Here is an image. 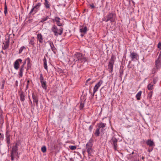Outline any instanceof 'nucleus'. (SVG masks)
Segmentation results:
<instances>
[{
    "label": "nucleus",
    "instance_id": "f257e3e1",
    "mask_svg": "<svg viewBox=\"0 0 161 161\" xmlns=\"http://www.w3.org/2000/svg\"><path fill=\"white\" fill-rule=\"evenodd\" d=\"M72 58L73 61L75 63L76 62L79 63L85 62L86 61L88 62L87 58L83 56L82 54L80 53H76L73 55Z\"/></svg>",
    "mask_w": 161,
    "mask_h": 161
},
{
    "label": "nucleus",
    "instance_id": "f03ea898",
    "mask_svg": "<svg viewBox=\"0 0 161 161\" xmlns=\"http://www.w3.org/2000/svg\"><path fill=\"white\" fill-rule=\"evenodd\" d=\"M93 143V140L91 138L87 142L86 146V151L87 152L88 156H92L93 153V149L92 148Z\"/></svg>",
    "mask_w": 161,
    "mask_h": 161
},
{
    "label": "nucleus",
    "instance_id": "7ed1b4c3",
    "mask_svg": "<svg viewBox=\"0 0 161 161\" xmlns=\"http://www.w3.org/2000/svg\"><path fill=\"white\" fill-rule=\"evenodd\" d=\"M116 18L115 14L113 13H110L103 18V20L105 22L110 21L111 23H113L115 22Z\"/></svg>",
    "mask_w": 161,
    "mask_h": 161
},
{
    "label": "nucleus",
    "instance_id": "20e7f679",
    "mask_svg": "<svg viewBox=\"0 0 161 161\" xmlns=\"http://www.w3.org/2000/svg\"><path fill=\"white\" fill-rule=\"evenodd\" d=\"M51 30L55 36H58V35H61L62 34L63 28L61 27L58 29L56 25H54L51 27Z\"/></svg>",
    "mask_w": 161,
    "mask_h": 161
},
{
    "label": "nucleus",
    "instance_id": "39448f33",
    "mask_svg": "<svg viewBox=\"0 0 161 161\" xmlns=\"http://www.w3.org/2000/svg\"><path fill=\"white\" fill-rule=\"evenodd\" d=\"M42 4L41 3H38L34 6H33L30 12L29 13V17H31V14L32 15L35 14L38 10L40 9V7Z\"/></svg>",
    "mask_w": 161,
    "mask_h": 161
},
{
    "label": "nucleus",
    "instance_id": "423d86ee",
    "mask_svg": "<svg viewBox=\"0 0 161 161\" xmlns=\"http://www.w3.org/2000/svg\"><path fill=\"white\" fill-rule=\"evenodd\" d=\"M114 55H112L108 63V69L110 73L113 71V65L114 64Z\"/></svg>",
    "mask_w": 161,
    "mask_h": 161
},
{
    "label": "nucleus",
    "instance_id": "0eeeda50",
    "mask_svg": "<svg viewBox=\"0 0 161 161\" xmlns=\"http://www.w3.org/2000/svg\"><path fill=\"white\" fill-rule=\"evenodd\" d=\"M21 144V142L20 140H18L16 141L15 145L12 148L11 152L13 153H16L19 154L18 152V147Z\"/></svg>",
    "mask_w": 161,
    "mask_h": 161
},
{
    "label": "nucleus",
    "instance_id": "6e6552de",
    "mask_svg": "<svg viewBox=\"0 0 161 161\" xmlns=\"http://www.w3.org/2000/svg\"><path fill=\"white\" fill-rule=\"evenodd\" d=\"M155 65L157 69H160L161 66V51L159 53L157 59L155 62Z\"/></svg>",
    "mask_w": 161,
    "mask_h": 161
},
{
    "label": "nucleus",
    "instance_id": "1a4fd4ad",
    "mask_svg": "<svg viewBox=\"0 0 161 161\" xmlns=\"http://www.w3.org/2000/svg\"><path fill=\"white\" fill-rule=\"evenodd\" d=\"M112 142L111 143L113 147V148L115 151H117V143L118 140L116 138L113 137L111 139Z\"/></svg>",
    "mask_w": 161,
    "mask_h": 161
},
{
    "label": "nucleus",
    "instance_id": "9d476101",
    "mask_svg": "<svg viewBox=\"0 0 161 161\" xmlns=\"http://www.w3.org/2000/svg\"><path fill=\"white\" fill-rule=\"evenodd\" d=\"M22 60L21 59H18L16 60L14 63V68L16 70H17L19 68L20 63H21Z\"/></svg>",
    "mask_w": 161,
    "mask_h": 161
},
{
    "label": "nucleus",
    "instance_id": "9b49d317",
    "mask_svg": "<svg viewBox=\"0 0 161 161\" xmlns=\"http://www.w3.org/2000/svg\"><path fill=\"white\" fill-rule=\"evenodd\" d=\"M103 81L100 80L94 86L93 88L94 93H95L97 91L101 85L103 84Z\"/></svg>",
    "mask_w": 161,
    "mask_h": 161
},
{
    "label": "nucleus",
    "instance_id": "f8f14e48",
    "mask_svg": "<svg viewBox=\"0 0 161 161\" xmlns=\"http://www.w3.org/2000/svg\"><path fill=\"white\" fill-rule=\"evenodd\" d=\"M130 57L132 61H134V59L137 60L138 58V55L137 53L135 52H130Z\"/></svg>",
    "mask_w": 161,
    "mask_h": 161
},
{
    "label": "nucleus",
    "instance_id": "ddd939ff",
    "mask_svg": "<svg viewBox=\"0 0 161 161\" xmlns=\"http://www.w3.org/2000/svg\"><path fill=\"white\" fill-rule=\"evenodd\" d=\"M25 69V67L23 65H21L19 68V78L22 77L23 75V73L24 70Z\"/></svg>",
    "mask_w": 161,
    "mask_h": 161
},
{
    "label": "nucleus",
    "instance_id": "4468645a",
    "mask_svg": "<svg viewBox=\"0 0 161 161\" xmlns=\"http://www.w3.org/2000/svg\"><path fill=\"white\" fill-rule=\"evenodd\" d=\"M61 19L59 17H56L54 19H53V21H55L57 25L59 26H62V23L60 22V20Z\"/></svg>",
    "mask_w": 161,
    "mask_h": 161
},
{
    "label": "nucleus",
    "instance_id": "2eb2a0df",
    "mask_svg": "<svg viewBox=\"0 0 161 161\" xmlns=\"http://www.w3.org/2000/svg\"><path fill=\"white\" fill-rule=\"evenodd\" d=\"M32 96L33 102H35L37 106L38 103V100L37 94L34 93H32Z\"/></svg>",
    "mask_w": 161,
    "mask_h": 161
},
{
    "label": "nucleus",
    "instance_id": "dca6fc26",
    "mask_svg": "<svg viewBox=\"0 0 161 161\" xmlns=\"http://www.w3.org/2000/svg\"><path fill=\"white\" fill-rule=\"evenodd\" d=\"M47 42L49 43L52 51L54 53H56V47L54 46L53 42L49 41H48Z\"/></svg>",
    "mask_w": 161,
    "mask_h": 161
},
{
    "label": "nucleus",
    "instance_id": "f3484780",
    "mask_svg": "<svg viewBox=\"0 0 161 161\" xmlns=\"http://www.w3.org/2000/svg\"><path fill=\"white\" fill-rule=\"evenodd\" d=\"M37 39L40 43H42L43 42V38L41 33H38L37 35Z\"/></svg>",
    "mask_w": 161,
    "mask_h": 161
},
{
    "label": "nucleus",
    "instance_id": "a211bd4d",
    "mask_svg": "<svg viewBox=\"0 0 161 161\" xmlns=\"http://www.w3.org/2000/svg\"><path fill=\"white\" fill-rule=\"evenodd\" d=\"M19 92L20 94V100L21 102H23L25 100V93L22 91H19Z\"/></svg>",
    "mask_w": 161,
    "mask_h": 161
},
{
    "label": "nucleus",
    "instance_id": "6ab92c4d",
    "mask_svg": "<svg viewBox=\"0 0 161 161\" xmlns=\"http://www.w3.org/2000/svg\"><path fill=\"white\" fill-rule=\"evenodd\" d=\"M6 138V141L7 143L8 144H9L10 143V134L9 132L8 131H7L6 132L5 134Z\"/></svg>",
    "mask_w": 161,
    "mask_h": 161
},
{
    "label": "nucleus",
    "instance_id": "aec40b11",
    "mask_svg": "<svg viewBox=\"0 0 161 161\" xmlns=\"http://www.w3.org/2000/svg\"><path fill=\"white\" fill-rule=\"evenodd\" d=\"M43 4L45 7L47 9H49L50 8V3L48 0H44V2Z\"/></svg>",
    "mask_w": 161,
    "mask_h": 161
},
{
    "label": "nucleus",
    "instance_id": "412c9836",
    "mask_svg": "<svg viewBox=\"0 0 161 161\" xmlns=\"http://www.w3.org/2000/svg\"><path fill=\"white\" fill-rule=\"evenodd\" d=\"M146 143L149 146V147H152L154 145V144L153 142L150 139L148 140L147 141Z\"/></svg>",
    "mask_w": 161,
    "mask_h": 161
},
{
    "label": "nucleus",
    "instance_id": "4be33fe9",
    "mask_svg": "<svg viewBox=\"0 0 161 161\" xmlns=\"http://www.w3.org/2000/svg\"><path fill=\"white\" fill-rule=\"evenodd\" d=\"M87 30V28L86 26L82 27L80 29V32L81 33H84V34H86Z\"/></svg>",
    "mask_w": 161,
    "mask_h": 161
},
{
    "label": "nucleus",
    "instance_id": "5701e85b",
    "mask_svg": "<svg viewBox=\"0 0 161 161\" xmlns=\"http://www.w3.org/2000/svg\"><path fill=\"white\" fill-rule=\"evenodd\" d=\"M106 124L105 123L101 122L97 124L98 128L100 129L101 128H104L106 126Z\"/></svg>",
    "mask_w": 161,
    "mask_h": 161
},
{
    "label": "nucleus",
    "instance_id": "b1692460",
    "mask_svg": "<svg viewBox=\"0 0 161 161\" xmlns=\"http://www.w3.org/2000/svg\"><path fill=\"white\" fill-rule=\"evenodd\" d=\"M100 129L99 128H97L94 133V135L95 136L97 137L100 134L101 135V133L100 132Z\"/></svg>",
    "mask_w": 161,
    "mask_h": 161
},
{
    "label": "nucleus",
    "instance_id": "393cba45",
    "mask_svg": "<svg viewBox=\"0 0 161 161\" xmlns=\"http://www.w3.org/2000/svg\"><path fill=\"white\" fill-rule=\"evenodd\" d=\"M29 44L32 47H34L35 46L34 38L33 37L32 39L30 40Z\"/></svg>",
    "mask_w": 161,
    "mask_h": 161
},
{
    "label": "nucleus",
    "instance_id": "a878e982",
    "mask_svg": "<svg viewBox=\"0 0 161 161\" xmlns=\"http://www.w3.org/2000/svg\"><path fill=\"white\" fill-rule=\"evenodd\" d=\"M19 155V154H18L16 153H13L12 152H11L10 157H11V160L12 161L14 160V156H17Z\"/></svg>",
    "mask_w": 161,
    "mask_h": 161
},
{
    "label": "nucleus",
    "instance_id": "bb28decb",
    "mask_svg": "<svg viewBox=\"0 0 161 161\" xmlns=\"http://www.w3.org/2000/svg\"><path fill=\"white\" fill-rule=\"evenodd\" d=\"M44 64V68L45 69L47 70V59L45 57H44L43 59Z\"/></svg>",
    "mask_w": 161,
    "mask_h": 161
},
{
    "label": "nucleus",
    "instance_id": "cd10ccee",
    "mask_svg": "<svg viewBox=\"0 0 161 161\" xmlns=\"http://www.w3.org/2000/svg\"><path fill=\"white\" fill-rule=\"evenodd\" d=\"M142 93V91H140L136 94V97L137 100H140Z\"/></svg>",
    "mask_w": 161,
    "mask_h": 161
},
{
    "label": "nucleus",
    "instance_id": "c85d7f7f",
    "mask_svg": "<svg viewBox=\"0 0 161 161\" xmlns=\"http://www.w3.org/2000/svg\"><path fill=\"white\" fill-rule=\"evenodd\" d=\"M41 85L42 88L44 89H46L47 88V86H46V82L45 81L41 82Z\"/></svg>",
    "mask_w": 161,
    "mask_h": 161
},
{
    "label": "nucleus",
    "instance_id": "c756f323",
    "mask_svg": "<svg viewBox=\"0 0 161 161\" xmlns=\"http://www.w3.org/2000/svg\"><path fill=\"white\" fill-rule=\"evenodd\" d=\"M49 18V17L48 16H46L45 17H43V18H42L41 19V20L40 21V22L43 23L44 22L46 21L47 20V19Z\"/></svg>",
    "mask_w": 161,
    "mask_h": 161
},
{
    "label": "nucleus",
    "instance_id": "7c9ffc66",
    "mask_svg": "<svg viewBox=\"0 0 161 161\" xmlns=\"http://www.w3.org/2000/svg\"><path fill=\"white\" fill-rule=\"evenodd\" d=\"M153 85L150 83L148 84L147 86V89L148 90H152L153 89Z\"/></svg>",
    "mask_w": 161,
    "mask_h": 161
},
{
    "label": "nucleus",
    "instance_id": "2f4dec72",
    "mask_svg": "<svg viewBox=\"0 0 161 161\" xmlns=\"http://www.w3.org/2000/svg\"><path fill=\"white\" fill-rule=\"evenodd\" d=\"M7 7L6 5V2H5V6H4V13L5 15L7 13Z\"/></svg>",
    "mask_w": 161,
    "mask_h": 161
},
{
    "label": "nucleus",
    "instance_id": "473e14b6",
    "mask_svg": "<svg viewBox=\"0 0 161 161\" xmlns=\"http://www.w3.org/2000/svg\"><path fill=\"white\" fill-rule=\"evenodd\" d=\"M40 82H42V81H44V78L43 76V75L42 74H40Z\"/></svg>",
    "mask_w": 161,
    "mask_h": 161
},
{
    "label": "nucleus",
    "instance_id": "72a5a7b5",
    "mask_svg": "<svg viewBox=\"0 0 161 161\" xmlns=\"http://www.w3.org/2000/svg\"><path fill=\"white\" fill-rule=\"evenodd\" d=\"M41 151L43 153H45L46 151V147L45 146H43L41 148Z\"/></svg>",
    "mask_w": 161,
    "mask_h": 161
},
{
    "label": "nucleus",
    "instance_id": "f704fd0d",
    "mask_svg": "<svg viewBox=\"0 0 161 161\" xmlns=\"http://www.w3.org/2000/svg\"><path fill=\"white\" fill-rule=\"evenodd\" d=\"M9 45V41L8 40L7 41L5 42V44L4 45V47H5V48H8Z\"/></svg>",
    "mask_w": 161,
    "mask_h": 161
},
{
    "label": "nucleus",
    "instance_id": "c9c22d12",
    "mask_svg": "<svg viewBox=\"0 0 161 161\" xmlns=\"http://www.w3.org/2000/svg\"><path fill=\"white\" fill-rule=\"evenodd\" d=\"M152 94H153V92L152 91H151L148 93V97L149 99H151V98Z\"/></svg>",
    "mask_w": 161,
    "mask_h": 161
},
{
    "label": "nucleus",
    "instance_id": "e433bc0d",
    "mask_svg": "<svg viewBox=\"0 0 161 161\" xmlns=\"http://www.w3.org/2000/svg\"><path fill=\"white\" fill-rule=\"evenodd\" d=\"M84 106V103H83L81 102L80 104V110L83 109Z\"/></svg>",
    "mask_w": 161,
    "mask_h": 161
},
{
    "label": "nucleus",
    "instance_id": "4c0bfd02",
    "mask_svg": "<svg viewBox=\"0 0 161 161\" xmlns=\"http://www.w3.org/2000/svg\"><path fill=\"white\" fill-rule=\"evenodd\" d=\"M69 148L71 150H74L76 148V147L75 146H69Z\"/></svg>",
    "mask_w": 161,
    "mask_h": 161
},
{
    "label": "nucleus",
    "instance_id": "58836bf2",
    "mask_svg": "<svg viewBox=\"0 0 161 161\" xmlns=\"http://www.w3.org/2000/svg\"><path fill=\"white\" fill-rule=\"evenodd\" d=\"M124 70L123 69H120L119 70L120 77H122L123 74Z\"/></svg>",
    "mask_w": 161,
    "mask_h": 161
},
{
    "label": "nucleus",
    "instance_id": "ea45409f",
    "mask_svg": "<svg viewBox=\"0 0 161 161\" xmlns=\"http://www.w3.org/2000/svg\"><path fill=\"white\" fill-rule=\"evenodd\" d=\"M25 48V47L24 46H22L19 50V54L21 53L23 51V50Z\"/></svg>",
    "mask_w": 161,
    "mask_h": 161
},
{
    "label": "nucleus",
    "instance_id": "a19ab883",
    "mask_svg": "<svg viewBox=\"0 0 161 161\" xmlns=\"http://www.w3.org/2000/svg\"><path fill=\"white\" fill-rule=\"evenodd\" d=\"M31 63H30V64L27 63L26 70L27 71L31 67Z\"/></svg>",
    "mask_w": 161,
    "mask_h": 161
},
{
    "label": "nucleus",
    "instance_id": "79ce46f5",
    "mask_svg": "<svg viewBox=\"0 0 161 161\" xmlns=\"http://www.w3.org/2000/svg\"><path fill=\"white\" fill-rule=\"evenodd\" d=\"M104 128H101L100 129V132H101V136H102L103 133H104Z\"/></svg>",
    "mask_w": 161,
    "mask_h": 161
},
{
    "label": "nucleus",
    "instance_id": "37998d69",
    "mask_svg": "<svg viewBox=\"0 0 161 161\" xmlns=\"http://www.w3.org/2000/svg\"><path fill=\"white\" fill-rule=\"evenodd\" d=\"M158 69H156V68H154L152 70V73L153 74H154L155 73H156Z\"/></svg>",
    "mask_w": 161,
    "mask_h": 161
},
{
    "label": "nucleus",
    "instance_id": "c03bdc74",
    "mask_svg": "<svg viewBox=\"0 0 161 161\" xmlns=\"http://www.w3.org/2000/svg\"><path fill=\"white\" fill-rule=\"evenodd\" d=\"M26 60L27 61V63L30 64V63H31V59L29 58H27Z\"/></svg>",
    "mask_w": 161,
    "mask_h": 161
},
{
    "label": "nucleus",
    "instance_id": "a18cd8bd",
    "mask_svg": "<svg viewBox=\"0 0 161 161\" xmlns=\"http://www.w3.org/2000/svg\"><path fill=\"white\" fill-rule=\"evenodd\" d=\"M158 48L161 49V42H159L158 45Z\"/></svg>",
    "mask_w": 161,
    "mask_h": 161
},
{
    "label": "nucleus",
    "instance_id": "49530a36",
    "mask_svg": "<svg viewBox=\"0 0 161 161\" xmlns=\"http://www.w3.org/2000/svg\"><path fill=\"white\" fill-rule=\"evenodd\" d=\"M131 61H129V64L127 66V67L129 69H130L131 68V67L130 66V64L131 63Z\"/></svg>",
    "mask_w": 161,
    "mask_h": 161
},
{
    "label": "nucleus",
    "instance_id": "de8ad7c7",
    "mask_svg": "<svg viewBox=\"0 0 161 161\" xmlns=\"http://www.w3.org/2000/svg\"><path fill=\"white\" fill-rule=\"evenodd\" d=\"M92 129V127L91 125H90L89 127V130L91 132Z\"/></svg>",
    "mask_w": 161,
    "mask_h": 161
},
{
    "label": "nucleus",
    "instance_id": "09e8293b",
    "mask_svg": "<svg viewBox=\"0 0 161 161\" xmlns=\"http://www.w3.org/2000/svg\"><path fill=\"white\" fill-rule=\"evenodd\" d=\"M90 7H91L92 8H93L95 7V6L93 4H90Z\"/></svg>",
    "mask_w": 161,
    "mask_h": 161
},
{
    "label": "nucleus",
    "instance_id": "8fccbe9b",
    "mask_svg": "<svg viewBox=\"0 0 161 161\" xmlns=\"http://www.w3.org/2000/svg\"><path fill=\"white\" fill-rule=\"evenodd\" d=\"M26 60H25L24 62L23 63V64L21 65H23V66H25V64L26 63Z\"/></svg>",
    "mask_w": 161,
    "mask_h": 161
},
{
    "label": "nucleus",
    "instance_id": "3c124183",
    "mask_svg": "<svg viewBox=\"0 0 161 161\" xmlns=\"http://www.w3.org/2000/svg\"><path fill=\"white\" fill-rule=\"evenodd\" d=\"M3 137L2 136H1L0 137V140H3Z\"/></svg>",
    "mask_w": 161,
    "mask_h": 161
},
{
    "label": "nucleus",
    "instance_id": "603ef678",
    "mask_svg": "<svg viewBox=\"0 0 161 161\" xmlns=\"http://www.w3.org/2000/svg\"><path fill=\"white\" fill-rule=\"evenodd\" d=\"M91 80V79L90 78H89L88 79H87L86 81V83H87L90 80Z\"/></svg>",
    "mask_w": 161,
    "mask_h": 161
},
{
    "label": "nucleus",
    "instance_id": "864d4df0",
    "mask_svg": "<svg viewBox=\"0 0 161 161\" xmlns=\"http://www.w3.org/2000/svg\"><path fill=\"white\" fill-rule=\"evenodd\" d=\"M132 3H133L134 5L135 4V2L133 1V0H131Z\"/></svg>",
    "mask_w": 161,
    "mask_h": 161
},
{
    "label": "nucleus",
    "instance_id": "5fc2aeb1",
    "mask_svg": "<svg viewBox=\"0 0 161 161\" xmlns=\"http://www.w3.org/2000/svg\"><path fill=\"white\" fill-rule=\"evenodd\" d=\"M30 83V81L29 80H28L27 81V85H28L29 84V83Z\"/></svg>",
    "mask_w": 161,
    "mask_h": 161
},
{
    "label": "nucleus",
    "instance_id": "6e6d98bb",
    "mask_svg": "<svg viewBox=\"0 0 161 161\" xmlns=\"http://www.w3.org/2000/svg\"><path fill=\"white\" fill-rule=\"evenodd\" d=\"M156 81L155 79L153 80V82L154 84H155L156 83Z\"/></svg>",
    "mask_w": 161,
    "mask_h": 161
},
{
    "label": "nucleus",
    "instance_id": "4d7b16f0",
    "mask_svg": "<svg viewBox=\"0 0 161 161\" xmlns=\"http://www.w3.org/2000/svg\"><path fill=\"white\" fill-rule=\"evenodd\" d=\"M145 157L143 156L142 157V160H143L144 158Z\"/></svg>",
    "mask_w": 161,
    "mask_h": 161
},
{
    "label": "nucleus",
    "instance_id": "13d9d810",
    "mask_svg": "<svg viewBox=\"0 0 161 161\" xmlns=\"http://www.w3.org/2000/svg\"><path fill=\"white\" fill-rule=\"evenodd\" d=\"M94 94L95 93H94V91H93V94H92V96L93 97L94 96Z\"/></svg>",
    "mask_w": 161,
    "mask_h": 161
},
{
    "label": "nucleus",
    "instance_id": "bf43d9fd",
    "mask_svg": "<svg viewBox=\"0 0 161 161\" xmlns=\"http://www.w3.org/2000/svg\"><path fill=\"white\" fill-rule=\"evenodd\" d=\"M28 85H27V86H26V89H27L28 88Z\"/></svg>",
    "mask_w": 161,
    "mask_h": 161
},
{
    "label": "nucleus",
    "instance_id": "052dcab7",
    "mask_svg": "<svg viewBox=\"0 0 161 161\" xmlns=\"http://www.w3.org/2000/svg\"><path fill=\"white\" fill-rule=\"evenodd\" d=\"M84 34H81V36H84Z\"/></svg>",
    "mask_w": 161,
    "mask_h": 161
},
{
    "label": "nucleus",
    "instance_id": "680f3d73",
    "mask_svg": "<svg viewBox=\"0 0 161 161\" xmlns=\"http://www.w3.org/2000/svg\"><path fill=\"white\" fill-rule=\"evenodd\" d=\"M3 86H4V84H3V85H2V87H3Z\"/></svg>",
    "mask_w": 161,
    "mask_h": 161
},
{
    "label": "nucleus",
    "instance_id": "e2e57ef3",
    "mask_svg": "<svg viewBox=\"0 0 161 161\" xmlns=\"http://www.w3.org/2000/svg\"><path fill=\"white\" fill-rule=\"evenodd\" d=\"M93 82H91V83H90V84H92L93 83Z\"/></svg>",
    "mask_w": 161,
    "mask_h": 161
},
{
    "label": "nucleus",
    "instance_id": "0e129e2a",
    "mask_svg": "<svg viewBox=\"0 0 161 161\" xmlns=\"http://www.w3.org/2000/svg\"><path fill=\"white\" fill-rule=\"evenodd\" d=\"M1 52H2V53H3V51H1Z\"/></svg>",
    "mask_w": 161,
    "mask_h": 161
},
{
    "label": "nucleus",
    "instance_id": "69168bd1",
    "mask_svg": "<svg viewBox=\"0 0 161 161\" xmlns=\"http://www.w3.org/2000/svg\"><path fill=\"white\" fill-rule=\"evenodd\" d=\"M16 83H17L18 82L17 81H16Z\"/></svg>",
    "mask_w": 161,
    "mask_h": 161
},
{
    "label": "nucleus",
    "instance_id": "338daca9",
    "mask_svg": "<svg viewBox=\"0 0 161 161\" xmlns=\"http://www.w3.org/2000/svg\"><path fill=\"white\" fill-rule=\"evenodd\" d=\"M1 134L0 133V136H1Z\"/></svg>",
    "mask_w": 161,
    "mask_h": 161
}]
</instances>
